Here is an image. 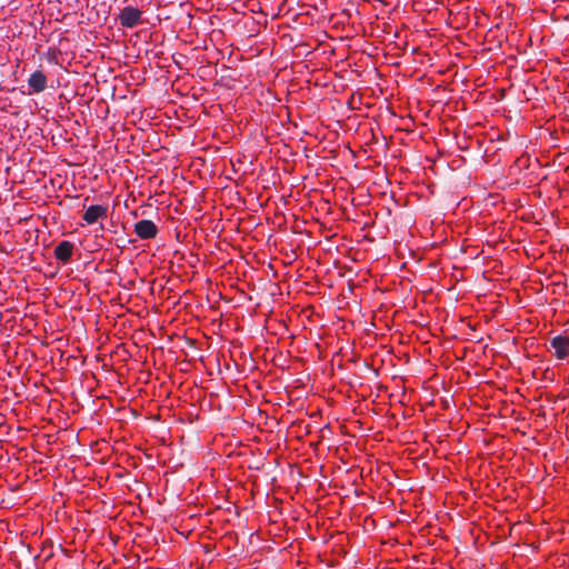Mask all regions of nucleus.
<instances>
[{"mask_svg":"<svg viewBox=\"0 0 569 569\" xmlns=\"http://www.w3.org/2000/svg\"><path fill=\"white\" fill-rule=\"evenodd\" d=\"M107 212H108V207L106 206H101V204H92L90 206L82 219L88 223V224H93L96 223L99 219L101 218H106L107 217Z\"/></svg>","mask_w":569,"mask_h":569,"instance_id":"nucleus-4","label":"nucleus"},{"mask_svg":"<svg viewBox=\"0 0 569 569\" xmlns=\"http://www.w3.org/2000/svg\"><path fill=\"white\" fill-rule=\"evenodd\" d=\"M142 11L133 7H124L118 14L119 22L124 28H134L141 20Z\"/></svg>","mask_w":569,"mask_h":569,"instance_id":"nucleus-1","label":"nucleus"},{"mask_svg":"<svg viewBox=\"0 0 569 569\" xmlns=\"http://www.w3.org/2000/svg\"><path fill=\"white\" fill-rule=\"evenodd\" d=\"M73 248L74 246L72 242L63 240L54 248V257L59 261L68 263L72 257Z\"/></svg>","mask_w":569,"mask_h":569,"instance_id":"nucleus-5","label":"nucleus"},{"mask_svg":"<svg viewBox=\"0 0 569 569\" xmlns=\"http://www.w3.org/2000/svg\"><path fill=\"white\" fill-rule=\"evenodd\" d=\"M28 84L33 92H42L47 88V77L42 71H34L28 79Z\"/></svg>","mask_w":569,"mask_h":569,"instance_id":"nucleus-6","label":"nucleus"},{"mask_svg":"<svg viewBox=\"0 0 569 569\" xmlns=\"http://www.w3.org/2000/svg\"><path fill=\"white\" fill-rule=\"evenodd\" d=\"M550 348L558 359H565L569 355V337L557 336L551 338Z\"/></svg>","mask_w":569,"mask_h":569,"instance_id":"nucleus-3","label":"nucleus"},{"mask_svg":"<svg viewBox=\"0 0 569 569\" xmlns=\"http://www.w3.org/2000/svg\"><path fill=\"white\" fill-rule=\"evenodd\" d=\"M136 234L143 240L153 239L158 233V227L149 219H142L134 224Z\"/></svg>","mask_w":569,"mask_h":569,"instance_id":"nucleus-2","label":"nucleus"}]
</instances>
